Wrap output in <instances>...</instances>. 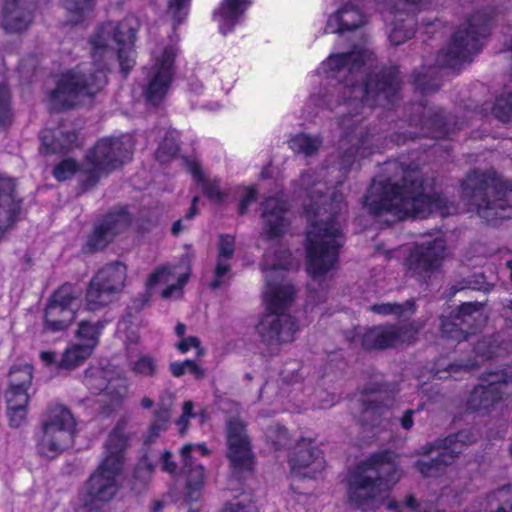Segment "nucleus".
Masks as SVG:
<instances>
[{"label": "nucleus", "mask_w": 512, "mask_h": 512, "mask_svg": "<svg viewBox=\"0 0 512 512\" xmlns=\"http://www.w3.org/2000/svg\"><path fill=\"white\" fill-rule=\"evenodd\" d=\"M135 35L133 18L101 26L90 41L93 63L80 64L61 75L50 94V108L54 111L71 109L83 98L99 93L107 84V61L114 56L126 76L135 63L132 49Z\"/></svg>", "instance_id": "nucleus-1"}, {"label": "nucleus", "mask_w": 512, "mask_h": 512, "mask_svg": "<svg viewBox=\"0 0 512 512\" xmlns=\"http://www.w3.org/2000/svg\"><path fill=\"white\" fill-rule=\"evenodd\" d=\"M386 176H378L364 197V206L375 217L391 216L387 223L406 217L424 218L431 212L442 216L457 212L454 202L439 193H431L424 173L417 167L397 160L384 165Z\"/></svg>", "instance_id": "nucleus-2"}, {"label": "nucleus", "mask_w": 512, "mask_h": 512, "mask_svg": "<svg viewBox=\"0 0 512 512\" xmlns=\"http://www.w3.org/2000/svg\"><path fill=\"white\" fill-rule=\"evenodd\" d=\"M372 53L363 47H355L346 53L333 54L322 63V69L331 73L330 77L339 80L334 91H324L312 96L311 101L321 108L334 109L339 105L335 92L349 90L354 99H365L369 104L387 101L397 91L398 70L384 68L377 73H366Z\"/></svg>", "instance_id": "nucleus-3"}, {"label": "nucleus", "mask_w": 512, "mask_h": 512, "mask_svg": "<svg viewBox=\"0 0 512 512\" xmlns=\"http://www.w3.org/2000/svg\"><path fill=\"white\" fill-rule=\"evenodd\" d=\"M300 185L311 201L305 208L311 224L307 231V271L316 281L335 267L344 244V235L337 220L341 207L340 203H334L326 196L327 185L316 181L313 173H302Z\"/></svg>", "instance_id": "nucleus-4"}, {"label": "nucleus", "mask_w": 512, "mask_h": 512, "mask_svg": "<svg viewBox=\"0 0 512 512\" xmlns=\"http://www.w3.org/2000/svg\"><path fill=\"white\" fill-rule=\"evenodd\" d=\"M281 255L282 258L274 260L271 255L266 254L263 260L266 279L263 298L268 313L261 318L256 330L268 346L293 341L297 330L294 318L287 314L294 303L296 290L282 272L290 268V253L282 251Z\"/></svg>", "instance_id": "nucleus-5"}, {"label": "nucleus", "mask_w": 512, "mask_h": 512, "mask_svg": "<svg viewBox=\"0 0 512 512\" xmlns=\"http://www.w3.org/2000/svg\"><path fill=\"white\" fill-rule=\"evenodd\" d=\"M399 476L389 452L374 454L347 475L349 504L362 512L380 508Z\"/></svg>", "instance_id": "nucleus-6"}, {"label": "nucleus", "mask_w": 512, "mask_h": 512, "mask_svg": "<svg viewBox=\"0 0 512 512\" xmlns=\"http://www.w3.org/2000/svg\"><path fill=\"white\" fill-rule=\"evenodd\" d=\"M461 186L463 199L487 222L512 216V184L496 173L473 171Z\"/></svg>", "instance_id": "nucleus-7"}, {"label": "nucleus", "mask_w": 512, "mask_h": 512, "mask_svg": "<svg viewBox=\"0 0 512 512\" xmlns=\"http://www.w3.org/2000/svg\"><path fill=\"white\" fill-rule=\"evenodd\" d=\"M400 90V79L398 78V88L396 93L387 101H377L376 103H368L365 99H354L355 94L349 90H342L340 93L343 94L344 105L349 110H353L354 113L350 114L349 117L343 114L340 120V126L343 129V135L340 140V160L343 169H348L354 163L358 155L365 156L368 150L369 139L364 131V128L359 126L361 118L359 114H363V111L359 112V109L364 110L365 108L372 109L375 106L387 107L392 105ZM339 94V92H336Z\"/></svg>", "instance_id": "nucleus-8"}, {"label": "nucleus", "mask_w": 512, "mask_h": 512, "mask_svg": "<svg viewBox=\"0 0 512 512\" xmlns=\"http://www.w3.org/2000/svg\"><path fill=\"white\" fill-rule=\"evenodd\" d=\"M490 20L486 14L477 12L467 24L460 27L452 37L447 49L441 50L436 58L438 67L459 69L470 57L478 53L482 47L481 39L489 33Z\"/></svg>", "instance_id": "nucleus-9"}, {"label": "nucleus", "mask_w": 512, "mask_h": 512, "mask_svg": "<svg viewBox=\"0 0 512 512\" xmlns=\"http://www.w3.org/2000/svg\"><path fill=\"white\" fill-rule=\"evenodd\" d=\"M75 426V419L69 409L62 405L50 406L37 438L38 453L47 458H55L71 445Z\"/></svg>", "instance_id": "nucleus-10"}, {"label": "nucleus", "mask_w": 512, "mask_h": 512, "mask_svg": "<svg viewBox=\"0 0 512 512\" xmlns=\"http://www.w3.org/2000/svg\"><path fill=\"white\" fill-rule=\"evenodd\" d=\"M132 143L130 137L104 138L88 151L84 164L86 187L94 186L101 173L109 172L121 166L130 158Z\"/></svg>", "instance_id": "nucleus-11"}, {"label": "nucleus", "mask_w": 512, "mask_h": 512, "mask_svg": "<svg viewBox=\"0 0 512 512\" xmlns=\"http://www.w3.org/2000/svg\"><path fill=\"white\" fill-rule=\"evenodd\" d=\"M477 441V434L470 429L461 430L448 435L445 438H438L434 442L423 447V454H430L437 451L438 455L429 460H419L415 467L424 477H438L446 468L454 463L456 458L470 445Z\"/></svg>", "instance_id": "nucleus-12"}, {"label": "nucleus", "mask_w": 512, "mask_h": 512, "mask_svg": "<svg viewBox=\"0 0 512 512\" xmlns=\"http://www.w3.org/2000/svg\"><path fill=\"white\" fill-rule=\"evenodd\" d=\"M127 277V268L121 262H113L102 267L90 280L85 304L89 311H97L111 303L120 294Z\"/></svg>", "instance_id": "nucleus-13"}, {"label": "nucleus", "mask_w": 512, "mask_h": 512, "mask_svg": "<svg viewBox=\"0 0 512 512\" xmlns=\"http://www.w3.org/2000/svg\"><path fill=\"white\" fill-rule=\"evenodd\" d=\"M103 460L86 483L83 508L89 512H101V505L112 501L119 491L118 477L122 470L119 464Z\"/></svg>", "instance_id": "nucleus-14"}, {"label": "nucleus", "mask_w": 512, "mask_h": 512, "mask_svg": "<svg viewBox=\"0 0 512 512\" xmlns=\"http://www.w3.org/2000/svg\"><path fill=\"white\" fill-rule=\"evenodd\" d=\"M480 380L481 383L470 393L467 408L474 412L488 413L507 393V386L512 383V367L486 371Z\"/></svg>", "instance_id": "nucleus-15"}, {"label": "nucleus", "mask_w": 512, "mask_h": 512, "mask_svg": "<svg viewBox=\"0 0 512 512\" xmlns=\"http://www.w3.org/2000/svg\"><path fill=\"white\" fill-rule=\"evenodd\" d=\"M79 290L70 283L60 286L50 297L44 312V330L57 333L65 331L75 320L74 304Z\"/></svg>", "instance_id": "nucleus-16"}, {"label": "nucleus", "mask_w": 512, "mask_h": 512, "mask_svg": "<svg viewBox=\"0 0 512 512\" xmlns=\"http://www.w3.org/2000/svg\"><path fill=\"white\" fill-rule=\"evenodd\" d=\"M445 250L446 244L441 237L416 243L405 261L407 274L419 281H426L439 270Z\"/></svg>", "instance_id": "nucleus-17"}, {"label": "nucleus", "mask_w": 512, "mask_h": 512, "mask_svg": "<svg viewBox=\"0 0 512 512\" xmlns=\"http://www.w3.org/2000/svg\"><path fill=\"white\" fill-rule=\"evenodd\" d=\"M227 457L230 461L233 474L239 478L251 473L253 466V454L249 437L244 423L236 417L227 422Z\"/></svg>", "instance_id": "nucleus-18"}, {"label": "nucleus", "mask_w": 512, "mask_h": 512, "mask_svg": "<svg viewBox=\"0 0 512 512\" xmlns=\"http://www.w3.org/2000/svg\"><path fill=\"white\" fill-rule=\"evenodd\" d=\"M176 53L174 46L165 47L162 53L155 57V63L149 70L144 95L146 101L153 106L159 105L169 91L173 80Z\"/></svg>", "instance_id": "nucleus-19"}, {"label": "nucleus", "mask_w": 512, "mask_h": 512, "mask_svg": "<svg viewBox=\"0 0 512 512\" xmlns=\"http://www.w3.org/2000/svg\"><path fill=\"white\" fill-rule=\"evenodd\" d=\"M482 322V304L463 303L454 314L441 318V335L446 339L460 342L474 333Z\"/></svg>", "instance_id": "nucleus-20"}, {"label": "nucleus", "mask_w": 512, "mask_h": 512, "mask_svg": "<svg viewBox=\"0 0 512 512\" xmlns=\"http://www.w3.org/2000/svg\"><path fill=\"white\" fill-rule=\"evenodd\" d=\"M429 0H386L387 9L384 18L390 21V42L397 46L410 39L415 33V20L410 15L416 6H420Z\"/></svg>", "instance_id": "nucleus-21"}, {"label": "nucleus", "mask_w": 512, "mask_h": 512, "mask_svg": "<svg viewBox=\"0 0 512 512\" xmlns=\"http://www.w3.org/2000/svg\"><path fill=\"white\" fill-rule=\"evenodd\" d=\"M131 217L125 208L112 211L94 224L83 247L86 253L103 250L116 235L129 227Z\"/></svg>", "instance_id": "nucleus-22"}, {"label": "nucleus", "mask_w": 512, "mask_h": 512, "mask_svg": "<svg viewBox=\"0 0 512 512\" xmlns=\"http://www.w3.org/2000/svg\"><path fill=\"white\" fill-rule=\"evenodd\" d=\"M411 125L420 126L419 133L409 132L410 138L416 137H431L441 138L449 135L454 131L451 123L443 115V111L434 106H427L425 104H413L410 108Z\"/></svg>", "instance_id": "nucleus-23"}, {"label": "nucleus", "mask_w": 512, "mask_h": 512, "mask_svg": "<svg viewBox=\"0 0 512 512\" xmlns=\"http://www.w3.org/2000/svg\"><path fill=\"white\" fill-rule=\"evenodd\" d=\"M416 330L408 325H378L367 328L361 335V345L366 350H384L402 343H411Z\"/></svg>", "instance_id": "nucleus-24"}, {"label": "nucleus", "mask_w": 512, "mask_h": 512, "mask_svg": "<svg viewBox=\"0 0 512 512\" xmlns=\"http://www.w3.org/2000/svg\"><path fill=\"white\" fill-rule=\"evenodd\" d=\"M289 464L293 474L312 478L323 469L324 460L321 451L312 445L311 440L301 439L290 455Z\"/></svg>", "instance_id": "nucleus-25"}, {"label": "nucleus", "mask_w": 512, "mask_h": 512, "mask_svg": "<svg viewBox=\"0 0 512 512\" xmlns=\"http://www.w3.org/2000/svg\"><path fill=\"white\" fill-rule=\"evenodd\" d=\"M22 210V200L15 191L12 178L0 176V241L19 219Z\"/></svg>", "instance_id": "nucleus-26"}, {"label": "nucleus", "mask_w": 512, "mask_h": 512, "mask_svg": "<svg viewBox=\"0 0 512 512\" xmlns=\"http://www.w3.org/2000/svg\"><path fill=\"white\" fill-rule=\"evenodd\" d=\"M287 211L286 202L278 197L267 198L262 203L263 230L270 239L280 237L287 231L290 224Z\"/></svg>", "instance_id": "nucleus-27"}, {"label": "nucleus", "mask_w": 512, "mask_h": 512, "mask_svg": "<svg viewBox=\"0 0 512 512\" xmlns=\"http://www.w3.org/2000/svg\"><path fill=\"white\" fill-rule=\"evenodd\" d=\"M84 381L92 393H104L109 396L112 407L119 405L126 393V387L121 379L108 380L106 373L100 369L87 370Z\"/></svg>", "instance_id": "nucleus-28"}, {"label": "nucleus", "mask_w": 512, "mask_h": 512, "mask_svg": "<svg viewBox=\"0 0 512 512\" xmlns=\"http://www.w3.org/2000/svg\"><path fill=\"white\" fill-rule=\"evenodd\" d=\"M42 154L67 152L77 146V133L74 129L59 127L57 129H44L39 135Z\"/></svg>", "instance_id": "nucleus-29"}, {"label": "nucleus", "mask_w": 512, "mask_h": 512, "mask_svg": "<svg viewBox=\"0 0 512 512\" xmlns=\"http://www.w3.org/2000/svg\"><path fill=\"white\" fill-rule=\"evenodd\" d=\"M32 18L28 0H4L3 27L6 31H24L32 22Z\"/></svg>", "instance_id": "nucleus-30"}, {"label": "nucleus", "mask_w": 512, "mask_h": 512, "mask_svg": "<svg viewBox=\"0 0 512 512\" xmlns=\"http://www.w3.org/2000/svg\"><path fill=\"white\" fill-rule=\"evenodd\" d=\"M365 16L354 5L346 4L328 18L326 33L343 34L362 27Z\"/></svg>", "instance_id": "nucleus-31"}, {"label": "nucleus", "mask_w": 512, "mask_h": 512, "mask_svg": "<svg viewBox=\"0 0 512 512\" xmlns=\"http://www.w3.org/2000/svg\"><path fill=\"white\" fill-rule=\"evenodd\" d=\"M235 251V238L231 235H221L219 238L218 256L214 271V280L210 287L215 290L225 284L224 278L230 273L231 266L229 259L232 258Z\"/></svg>", "instance_id": "nucleus-32"}, {"label": "nucleus", "mask_w": 512, "mask_h": 512, "mask_svg": "<svg viewBox=\"0 0 512 512\" xmlns=\"http://www.w3.org/2000/svg\"><path fill=\"white\" fill-rule=\"evenodd\" d=\"M250 0H224L215 16L222 34L230 32L250 5Z\"/></svg>", "instance_id": "nucleus-33"}, {"label": "nucleus", "mask_w": 512, "mask_h": 512, "mask_svg": "<svg viewBox=\"0 0 512 512\" xmlns=\"http://www.w3.org/2000/svg\"><path fill=\"white\" fill-rule=\"evenodd\" d=\"M126 445L127 437L124 429L118 424L107 437L104 445L106 456L103 460H109V466L113 462H117L116 464H119V469L123 470Z\"/></svg>", "instance_id": "nucleus-34"}, {"label": "nucleus", "mask_w": 512, "mask_h": 512, "mask_svg": "<svg viewBox=\"0 0 512 512\" xmlns=\"http://www.w3.org/2000/svg\"><path fill=\"white\" fill-rule=\"evenodd\" d=\"M156 465L147 455H144L134 467L130 487L136 494L145 492L153 478Z\"/></svg>", "instance_id": "nucleus-35"}, {"label": "nucleus", "mask_w": 512, "mask_h": 512, "mask_svg": "<svg viewBox=\"0 0 512 512\" xmlns=\"http://www.w3.org/2000/svg\"><path fill=\"white\" fill-rule=\"evenodd\" d=\"M182 472L187 477L186 499L189 501H197L201 496V490L205 480V469L202 464L194 461V464L185 465L182 462Z\"/></svg>", "instance_id": "nucleus-36"}, {"label": "nucleus", "mask_w": 512, "mask_h": 512, "mask_svg": "<svg viewBox=\"0 0 512 512\" xmlns=\"http://www.w3.org/2000/svg\"><path fill=\"white\" fill-rule=\"evenodd\" d=\"M93 351L90 346H83L82 344H73L65 349L62 353L59 362H57V369L61 370H74L82 365L91 355Z\"/></svg>", "instance_id": "nucleus-37"}, {"label": "nucleus", "mask_w": 512, "mask_h": 512, "mask_svg": "<svg viewBox=\"0 0 512 512\" xmlns=\"http://www.w3.org/2000/svg\"><path fill=\"white\" fill-rule=\"evenodd\" d=\"M170 272L167 268H159L157 269L153 274L150 275V277L147 280V288L146 290L139 294L137 297H135L132 300V304L128 307L129 314L131 315L132 312H139L141 311L150 301L151 298V292L150 288L154 287L160 282H168L169 281Z\"/></svg>", "instance_id": "nucleus-38"}, {"label": "nucleus", "mask_w": 512, "mask_h": 512, "mask_svg": "<svg viewBox=\"0 0 512 512\" xmlns=\"http://www.w3.org/2000/svg\"><path fill=\"white\" fill-rule=\"evenodd\" d=\"M188 168L194 179L201 185L204 194L213 202L221 203L224 199V193L220 190L218 180H208L204 177L201 167L196 162H189Z\"/></svg>", "instance_id": "nucleus-39"}, {"label": "nucleus", "mask_w": 512, "mask_h": 512, "mask_svg": "<svg viewBox=\"0 0 512 512\" xmlns=\"http://www.w3.org/2000/svg\"><path fill=\"white\" fill-rule=\"evenodd\" d=\"M369 310L379 315H394L398 318H408L412 316L416 310L415 302L412 299L403 303H379L369 307Z\"/></svg>", "instance_id": "nucleus-40"}, {"label": "nucleus", "mask_w": 512, "mask_h": 512, "mask_svg": "<svg viewBox=\"0 0 512 512\" xmlns=\"http://www.w3.org/2000/svg\"><path fill=\"white\" fill-rule=\"evenodd\" d=\"M322 145V139L317 136L300 133L289 141L290 148L297 154L304 157H313L316 155Z\"/></svg>", "instance_id": "nucleus-41"}, {"label": "nucleus", "mask_w": 512, "mask_h": 512, "mask_svg": "<svg viewBox=\"0 0 512 512\" xmlns=\"http://www.w3.org/2000/svg\"><path fill=\"white\" fill-rule=\"evenodd\" d=\"M423 70L414 72L413 85L422 93L436 92L440 88L438 70L435 67L423 68Z\"/></svg>", "instance_id": "nucleus-42"}, {"label": "nucleus", "mask_w": 512, "mask_h": 512, "mask_svg": "<svg viewBox=\"0 0 512 512\" xmlns=\"http://www.w3.org/2000/svg\"><path fill=\"white\" fill-rule=\"evenodd\" d=\"M104 328L102 321L92 323L90 321H81L76 331V337L83 341V346H90L94 350L99 343V336Z\"/></svg>", "instance_id": "nucleus-43"}, {"label": "nucleus", "mask_w": 512, "mask_h": 512, "mask_svg": "<svg viewBox=\"0 0 512 512\" xmlns=\"http://www.w3.org/2000/svg\"><path fill=\"white\" fill-rule=\"evenodd\" d=\"M94 0H64V7L72 24L81 22L93 9Z\"/></svg>", "instance_id": "nucleus-44"}, {"label": "nucleus", "mask_w": 512, "mask_h": 512, "mask_svg": "<svg viewBox=\"0 0 512 512\" xmlns=\"http://www.w3.org/2000/svg\"><path fill=\"white\" fill-rule=\"evenodd\" d=\"M33 379L30 365L13 367L9 372V387L29 389Z\"/></svg>", "instance_id": "nucleus-45"}, {"label": "nucleus", "mask_w": 512, "mask_h": 512, "mask_svg": "<svg viewBox=\"0 0 512 512\" xmlns=\"http://www.w3.org/2000/svg\"><path fill=\"white\" fill-rule=\"evenodd\" d=\"M130 368L138 376L153 377L157 373V361L151 356L142 355L137 360L130 362Z\"/></svg>", "instance_id": "nucleus-46"}, {"label": "nucleus", "mask_w": 512, "mask_h": 512, "mask_svg": "<svg viewBox=\"0 0 512 512\" xmlns=\"http://www.w3.org/2000/svg\"><path fill=\"white\" fill-rule=\"evenodd\" d=\"M492 113L503 123H512V93L501 95L496 99Z\"/></svg>", "instance_id": "nucleus-47"}, {"label": "nucleus", "mask_w": 512, "mask_h": 512, "mask_svg": "<svg viewBox=\"0 0 512 512\" xmlns=\"http://www.w3.org/2000/svg\"><path fill=\"white\" fill-rule=\"evenodd\" d=\"M178 150L179 147L174 135L167 133L156 151V158L159 162L166 163L176 156Z\"/></svg>", "instance_id": "nucleus-48"}, {"label": "nucleus", "mask_w": 512, "mask_h": 512, "mask_svg": "<svg viewBox=\"0 0 512 512\" xmlns=\"http://www.w3.org/2000/svg\"><path fill=\"white\" fill-rule=\"evenodd\" d=\"M169 369L171 374L177 378L183 376L186 372L192 374L198 380L204 378L205 376L204 369L198 366L193 360H185L183 362H172L169 365Z\"/></svg>", "instance_id": "nucleus-49"}, {"label": "nucleus", "mask_w": 512, "mask_h": 512, "mask_svg": "<svg viewBox=\"0 0 512 512\" xmlns=\"http://www.w3.org/2000/svg\"><path fill=\"white\" fill-rule=\"evenodd\" d=\"M477 365L474 362H454L444 366L442 363L437 364L435 376L439 379H445L449 376H455L460 372H470L475 369Z\"/></svg>", "instance_id": "nucleus-50"}, {"label": "nucleus", "mask_w": 512, "mask_h": 512, "mask_svg": "<svg viewBox=\"0 0 512 512\" xmlns=\"http://www.w3.org/2000/svg\"><path fill=\"white\" fill-rule=\"evenodd\" d=\"M11 95L8 87L0 83V126L10 125L12 122Z\"/></svg>", "instance_id": "nucleus-51"}, {"label": "nucleus", "mask_w": 512, "mask_h": 512, "mask_svg": "<svg viewBox=\"0 0 512 512\" xmlns=\"http://www.w3.org/2000/svg\"><path fill=\"white\" fill-rule=\"evenodd\" d=\"M28 389L9 387L5 393L7 407H27L29 402Z\"/></svg>", "instance_id": "nucleus-52"}, {"label": "nucleus", "mask_w": 512, "mask_h": 512, "mask_svg": "<svg viewBox=\"0 0 512 512\" xmlns=\"http://www.w3.org/2000/svg\"><path fill=\"white\" fill-rule=\"evenodd\" d=\"M266 437L277 449L283 448L289 443L287 429L279 424L270 426L266 431Z\"/></svg>", "instance_id": "nucleus-53"}, {"label": "nucleus", "mask_w": 512, "mask_h": 512, "mask_svg": "<svg viewBox=\"0 0 512 512\" xmlns=\"http://www.w3.org/2000/svg\"><path fill=\"white\" fill-rule=\"evenodd\" d=\"M77 171V163L72 159L60 162L53 170V176L58 181H65L72 177Z\"/></svg>", "instance_id": "nucleus-54"}, {"label": "nucleus", "mask_w": 512, "mask_h": 512, "mask_svg": "<svg viewBox=\"0 0 512 512\" xmlns=\"http://www.w3.org/2000/svg\"><path fill=\"white\" fill-rule=\"evenodd\" d=\"M198 452L202 456H207L209 454V450L204 444H186L181 448V457L182 462L185 463V465L194 464L195 458L193 457L192 453Z\"/></svg>", "instance_id": "nucleus-55"}, {"label": "nucleus", "mask_w": 512, "mask_h": 512, "mask_svg": "<svg viewBox=\"0 0 512 512\" xmlns=\"http://www.w3.org/2000/svg\"><path fill=\"white\" fill-rule=\"evenodd\" d=\"M189 0H168V13L180 24L186 17Z\"/></svg>", "instance_id": "nucleus-56"}, {"label": "nucleus", "mask_w": 512, "mask_h": 512, "mask_svg": "<svg viewBox=\"0 0 512 512\" xmlns=\"http://www.w3.org/2000/svg\"><path fill=\"white\" fill-rule=\"evenodd\" d=\"M27 407H7V415L11 427L18 428L26 420Z\"/></svg>", "instance_id": "nucleus-57"}, {"label": "nucleus", "mask_w": 512, "mask_h": 512, "mask_svg": "<svg viewBox=\"0 0 512 512\" xmlns=\"http://www.w3.org/2000/svg\"><path fill=\"white\" fill-rule=\"evenodd\" d=\"M177 349L181 353L188 352L192 347L197 349V355L201 356L203 354V349L200 348V340L195 336H190L182 339L177 345Z\"/></svg>", "instance_id": "nucleus-58"}, {"label": "nucleus", "mask_w": 512, "mask_h": 512, "mask_svg": "<svg viewBox=\"0 0 512 512\" xmlns=\"http://www.w3.org/2000/svg\"><path fill=\"white\" fill-rule=\"evenodd\" d=\"M389 403L379 404L378 399L368 400V404L363 411V418L365 421H368L370 415L372 414H383V412L388 409Z\"/></svg>", "instance_id": "nucleus-59"}, {"label": "nucleus", "mask_w": 512, "mask_h": 512, "mask_svg": "<svg viewBox=\"0 0 512 512\" xmlns=\"http://www.w3.org/2000/svg\"><path fill=\"white\" fill-rule=\"evenodd\" d=\"M476 353L485 359H491L494 356H498L499 353L495 347L491 346L490 342L483 340L476 346Z\"/></svg>", "instance_id": "nucleus-60"}, {"label": "nucleus", "mask_w": 512, "mask_h": 512, "mask_svg": "<svg viewBox=\"0 0 512 512\" xmlns=\"http://www.w3.org/2000/svg\"><path fill=\"white\" fill-rule=\"evenodd\" d=\"M161 468L164 472L169 474L176 473L177 464L172 459V453L168 450H165L160 456Z\"/></svg>", "instance_id": "nucleus-61"}, {"label": "nucleus", "mask_w": 512, "mask_h": 512, "mask_svg": "<svg viewBox=\"0 0 512 512\" xmlns=\"http://www.w3.org/2000/svg\"><path fill=\"white\" fill-rule=\"evenodd\" d=\"M221 512H252V506L240 501L228 502L224 505Z\"/></svg>", "instance_id": "nucleus-62"}, {"label": "nucleus", "mask_w": 512, "mask_h": 512, "mask_svg": "<svg viewBox=\"0 0 512 512\" xmlns=\"http://www.w3.org/2000/svg\"><path fill=\"white\" fill-rule=\"evenodd\" d=\"M476 284L477 283H474L471 280H464L458 284L451 286L449 296H454L457 292H462L466 289H480V287H478Z\"/></svg>", "instance_id": "nucleus-63"}, {"label": "nucleus", "mask_w": 512, "mask_h": 512, "mask_svg": "<svg viewBox=\"0 0 512 512\" xmlns=\"http://www.w3.org/2000/svg\"><path fill=\"white\" fill-rule=\"evenodd\" d=\"M256 200V191L254 189H249L247 191L246 196L240 201L239 204V214L243 215L246 213L249 205Z\"/></svg>", "instance_id": "nucleus-64"}]
</instances>
